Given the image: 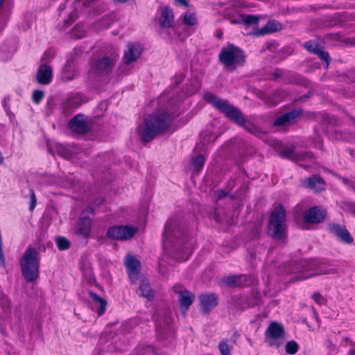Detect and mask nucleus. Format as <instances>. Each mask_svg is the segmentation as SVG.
<instances>
[{
	"mask_svg": "<svg viewBox=\"0 0 355 355\" xmlns=\"http://www.w3.org/2000/svg\"><path fill=\"white\" fill-rule=\"evenodd\" d=\"M137 293L140 296L146 297L149 300H152L154 297L153 291L150 286V284L145 279L141 280Z\"/></svg>",
	"mask_w": 355,
	"mask_h": 355,
	"instance_id": "obj_28",
	"label": "nucleus"
},
{
	"mask_svg": "<svg viewBox=\"0 0 355 355\" xmlns=\"http://www.w3.org/2000/svg\"><path fill=\"white\" fill-rule=\"evenodd\" d=\"M125 264L131 282L132 283L135 282L137 280L139 274V261L136 257L128 254L125 257Z\"/></svg>",
	"mask_w": 355,
	"mask_h": 355,
	"instance_id": "obj_16",
	"label": "nucleus"
},
{
	"mask_svg": "<svg viewBox=\"0 0 355 355\" xmlns=\"http://www.w3.org/2000/svg\"><path fill=\"white\" fill-rule=\"evenodd\" d=\"M284 334V329L282 324L277 322H271L265 332V336L268 344L270 347L277 348L283 343L282 338Z\"/></svg>",
	"mask_w": 355,
	"mask_h": 355,
	"instance_id": "obj_9",
	"label": "nucleus"
},
{
	"mask_svg": "<svg viewBox=\"0 0 355 355\" xmlns=\"http://www.w3.org/2000/svg\"><path fill=\"white\" fill-rule=\"evenodd\" d=\"M205 100L223 113L225 116L245 130L257 137H261L264 132L250 121L245 120L240 110L231 105L227 100L220 98L211 92L204 94Z\"/></svg>",
	"mask_w": 355,
	"mask_h": 355,
	"instance_id": "obj_2",
	"label": "nucleus"
},
{
	"mask_svg": "<svg viewBox=\"0 0 355 355\" xmlns=\"http://www.w3.org/2000/svg\"><path fill=\"white\" fill-rule=\"evenodd\" d=\"M283 71L281 69H276L273 73V79L276 80L282 76Z\"/></svg>",
	"mask_w": 355,
	"mask_h": 355,
	"instance_id": "obj_46",
	"label": "nucleus"
},
{
	"mask_svg": "<svg viewBox=\"0 0 355 355\" xmlns=\"http://www.w3.org/2000/svg\"><path fill=\"white\" fill-rule=\"evenodd\" d=\"M57 247L60 250H65L69 248L70 241L64 237H58L56 239Z\"/></svg>",
	"mask_w": 355,
	"mask_h": 355,
	"instance_id": "obj_34",
	"label": "nucleus"
},
{
	"mask_svg": "<svg viewBox=\"0 0 355 355\" xmlns=\"http://www.w3.org/2000/svg\"><path fill=\"white\" fill-rule=\"evenodd\" d=\"M142 52V48L139 44H129L128 49L124 53V62L125 64H130L136 61Z\"/></svg>",
	"mask_w": 355,
	"mask_h": 355,
	"instance_id": "obj_20",
	"label": "nucleus"
},
{
	"mask_svg": "<svg viewBox=\"0 0 355 355\" xmlns=\"http://www.w3.org/2000/svg\"><path fill=\"white\" fill-rule=\"evenodd\" d=\"M218 58L220 62L230 71H233L237 67L243 65L245 60L243 51L232 44L223 47Z\"/></svg>",
	"mask_w": 355,
	"mask_h": 355,
	"instance_id": "obj_5",
	"label": "nucleus"
},
{
	"mask_svg": "<svg viewBox=\"0 0 355 355\" xmlns=\"http://www.w3.org/2000/svg\"><path fill=\"white\" fill-rule=\"evenodd\" d=\"M304 46L309 52L317 55L322 60L324 61L327 67L329 66L331 60L330 56L318 42L310 40L305 42Z\"/></svg>",
	"mask_w": 355,
	"mask_h": 355,
	"instance_id": "obj_17",
	"label": "nucleus"
},
{
	"mask_svg": "<svg viewBox=\"0 0 355 355\" xmlns=\"http://www.w3.org/2000/svg\"><path fill=\"white\" fill-rule=\"evenodd\" d=\"M137 229L130 225H116L110 227L107 231V236L114 240H128L137 232Z\"/></svg>",
	"mask_w": 355,
	"mask_h": 355,
	"instance_id": "obj_11",
	"label": "nucleus"
},
{
	"mask_svg": "<svg viewBox=\"0 0 355 355\" xmlns=\"http://www.w3.org/2000/svg\"><path fill=\"white\" fill-rule=\"evenodd\" d=\"M295 159L297 161H302V160H306V159H313V155L310 152H302L299 153L296 155H295Z\"/></svg>",
	"mask_w": 355,
	"mask_h": 355,
	"instance_id": "obj_37",
	"label": "nucleus"
},
{
	"mask_svg": "<svg viewBox=\"0 0 355 355\" xmlns=\"http://www.w3.org/2000/svg\"><path fill=\"white\" fill-rule=\"evenodd\" d=\"M348 355H355V349H350L348 352Z\"/></svg>",
	"mask_w": 355,
	"mask_h": 355,
	"instance_id": "obj_55",
	"label": "nucleus"
},
{
	"mask_svg": "<svg viewBox=\"0 0 355 355\" xmlns=\"http://www.w3.org/2000/svg\"><path fill=\"white\" fill-rule=\"evenodd\" d=\"M298 349L299 346L294 340L289 341L286 345V351L289 354H295L298 351Z\"/></svg>",
	"mask_w": 355,
	"mask_h": 355,
	"instance_id": "obj_35",
	"label": "nucleus"
},
{
	"mask_svg": "<svg viewBox=\"0 0 355 355\" xmlns=\"http://www.w3.org/2000/svg\"><path fill=\"white\" fill-rule=\"evenodd\" d=\"M205 162V159L203 155H200L196 156L192 159L191 170L194 173H198L203 168Z\"/></svg>",
	"mask_w": 355,
	"mask_h": 355,
	"instance_id": "obj_31",
	"label": "nucleus"
},
{
	"mask_svg": "<svg viewBox=\"0 0 355 355\" xmlns=\"http://www.w3.org/2000/svg\"><path fill=\"white\" fill-rule=\"evenodd\" d=\"M69 126L73 132L78 134H85L90 129L87 118L82 114L76 115L71 119Z\"/></svg>",
	"mask_w": 355,
	"mask_h": 355,
	"instance_id": "obj_14",
	"label": "nucleus"
},
{
	"mask_svg": "<svg viewBox=\"0 0 355 355\" xmlns=\"http://www.w3.org/2000/svg\"><path fill=\"white\" fill-rule=\"evenodd\" d=\"M312 298L318 304L320 305H321L324 302V297L318 292L313 294Z\"/></svg>",
	"mask_w": 355,
	"mask_h": 355,
	"instance_id": "obj_42",
	"label": "nucleus"
},
{
	"mask_svg": "<svg viewBox=\"0 0 355 355\" xmlns=\"http://www.w3.org/2000/svg\"><path fill=\"white\" fill-rule=\"evenodd\" d=\"M173 290L175 293L178 295H180L181 292H183L184 291L182 289V286L180 284L174 285L173 287Z\"/></svg>",
	"mask_w": 355,
	"mask_h": 355,
	"instance_id": "obj_45",
	"label": "nucleus"
},
{
	"mask_svg": "<svg viewBox=\"0 0 355 355\" xmlns=\"http://www.w3.org/2000/svg\"><path fill=\"white\" fill-rule=\"evenodd\" d=\"M193 300V295L191 292L184 290L178 297V301L181 310L186 313Z\"/></svg>",
	"mask_w": 355,
	"mask_h": 355,
	"instance_id": "obj_27",
	"label": "nucleus"
},
{
	"mask_svg": "<svg viewBox=\"0 0 355 355\" xmlns=\"http://www.w3.org/2000/svg\"><path fill=\"white\" fill-rule=\"evenodd\" d=\"M176 85L182 83L184 80V76L182 74L178 75L175 77Z\"/></svg>",
	"mask_w": 355,
	"mask_h": 355,
	"instance_id": "obj_48",
	"label": "nucleus"
},
{
	"mask_svg": "<svg viewBox=\"0 0 355 355\" xmlns=\"http://www.w3.org/2000/svg\"><path fill=\"white\" fill-rule=\"evenodd\" d=\"M225 196H226V193L223 191H217L216 192V196L217 199H220L223 197H224Z\"/></svg>",
	"mask_w": 355,
	"mask_h": 355,
	"instance_id": "obj_49",
	"label": "nucleus"
},
{
	"mask_svg": "<svg viewBox=\"0 0 355 355\" xmlns=\"http://www.w3.org/2000/svg\"><path fill=\"white\" fill-rule=\"evenodd\" d=\"M44 98V92L41 90H35L33 93L32 99L36 104L40 103Z\"/></svg>",
	"mask_w": 355,
	"mask_h": 355,
	"instance_id": "obj_39",
	"label": "nucleus"
},
{
	"mask_svg": "<svg viewBox=\"0 0 355 355\" xmlns=\"http://www.w3.org/2000/svg\"><path fill=\"white\" fill-rule=\"evenodd\" d=\"M83 102V99L81 94L78 93L71 94L63 101L62 105L64 109L68 110L78 107Z\"/></svg>",
	"mask_w": 355,
	"mask_h": 355,
	"instance_id": "obj_26",
	"label": "nucleus"
},
{
	"mask_svg": "<svg viewBox=\"0 0 355 355\" xmlns=\"http://www.w3.org/2000/svg\"><path fill=\"white\" fill-rule=\"evenodd\" d=\"M175 1H176V2L183 5L185 7L189 6V3L187 0H175Z\"/></svg>",
	"mask_w": 355,
	"mask_h": 355,
	"instance_id": "obj_53",
	"label": "nucleus"
},
{
	"mask_svg": "<svg viewBox=\"0 0 355 355\" xmlns=\"http://www.w3.org/2000/svg\"><path fill=\"white\" fill-rule=\"evenodd\" d=\"M171 324V319L169 314L165 313L162 317H161L159 314L156 315V333L159 339L165 340L173 336Z\"/></svg>",
	"mask_w": 355,
	"mask_h": 355,
	"instance_id": "obj_10",
	"label": "nucleus"
},
{
	"mask_svg": "<svg viewBox=\"0 0 355 355\" xmlns=\"http://www.w3.org/2000/svg\"><path fill=\"white\" fill-rule=\"evenodd\" d=\"M275 96H282V99L284 98V96L286 95V92L283 91V90H277L275 92Z\"/></svg>",
	"mask_w": 355,
	"mask_h": 355,
	"instance_id": "obj_51",
	"label": "nucleus"
},
{
	"mask_svg": "<svg viewBox=\"0 0 355 355\" xmlns=\"http://www.w3.org/2000/svg\"><path fill=\"white\" fill-rule=\"evenodd\" d=\"M0 305L3 309H7L9 307L10 302L6 296L3 293L0 288Z\"/></svg>",
	"mask_w": 355,
	"mask_h": 355,
	"instance_id": "obj_40",
	"label": "nucleus"
},
{
	"mask_svg": "<svg viewBox=\"0 0 355 355\" xmlns=\"http://www.w3.org/2000/svg\"><path fill=\"white\" fill-rule=\"evenodd\" d=\"M76 67L73 60H68L62 74V78L66 81L72 80L76 75Z\"/></svg>",
	"mask_w": 355,
	"mask_h": 355,
	"instance_id": "obj_29",
	"label": "nucleus"
},
{
	"mask_svg": "<svg viewBox=\"0 0 355 355\" xmlns=\"http://www.w3.org/2000/svg\"><path fill=\"white\" fill-rule=\"evenodd\" d=\"M327 216L326 209L321 206H314L304 214V220L306 223L318 224L324 220Z\"/></svg>",
	"mask_w": 355,
	"mask_h": 355,
	"instance_id": "obj_12",
	"label": "nucleus"
},
{
	"mask_svg": "<svg viewBox=\"0 0 355 355\" xmlns=\"http://www.w3.org/2000/svg\"><path fill=\"white\" fill-rule=\"evenodd\" d=\"M76 15L75 14H70L69 16V19L67 20H65V26L67 27L70 26L76 19Z\"/></svg>",
	"mask_w": 355,
	"mask_h": 355,
	"instance_id": "obj_43",
	"label": "nucleus"
},
{
	"mask_svg": "<svg viewBox=\"0 0 355 355\" xmlns=\"http://www.w3.org/2000/svg\"><path fill=\"white\" fill-rule=\"evenodd\" d=\"M304 270L310 272L308 275H300L298 279L303 280L315 276L331 274L335 272V269L325 263L316 260H311L306 262L304 266Z\"/></svg>",
	"mask_w": 355,
	"mask_h": 355,
	"instance_id": "obj_8",
	"label": "nucleus"
},
{
	"mask_svg": "<svg viewBox=\"0 0 355 355\" xmlns=\"http://www.w3.org/2000/svg\"><path fill=\"white\" fill-rule=\"evenodd\" d=\"M183 22L184 24L193 26L197 24V18L194 13L187 12L184 15Z\"/></svg>",
	"mask_w": 355,
	"mask_h": 355,
	"instance_id": "obj_33",
	"label": "nucleus"
},
{
	"mask_svg": "<svg viewBox=\"0 0 355 355\" xmlns=\"http://www.w3.org/2000/svg\"><path fill=\"white\" fill-rule=\"evenodd\" d=\"M173 13L171 9L168 7L162 8L159 19V26L162 28H170L173 25Z\"/></svg>",
	"mask_w": 355,
	"mask_h": 355,
	"instance_id": "obj_25",
	"label": "nucleus"
},
{
	"mask_svg": "<svg viewBox=\"0 0 355 355\" xmlns=\"http://www.w3.org/2000/svg\"><path fill=\"white\" fill-rule=\"evenodd\" d=\"M218 349L222 355H231L230 347L225 341H221L219 343Z\"/></svg>",
	"mask_w": 355,
	"mask_h": 355,
	"instance_id": "obj_38",
	"label": "nucleus"
},
{
	"mask_svg": "<svg viewBox=\"0 0 355 355\" xmlns=\"http://www.w3.org/2000/svg\"><path fill=\"white\" fill-rule=\"evenodd\" d=\"M37 204V198L35 192L33 189L30 190V206L29 209L33 211Z\"/></svg>",
	"mask_w": 355,
	"mask_h": 355,
	"instance_id": "obj_41",
	"label": "nucleus"
},
{
	"mask_svg": "<svg viewBox=\"0 0 355 355\" xmlns=\"http://www.w3.org/2000/svg\"><path fill=\"white\" fill-rule=\"evenodd\" d=\"M284 154L286 157H291L294 155V153L292 150L288 149L284 151Z\"/></svg>",
	"mask_w": 355,
	"mask_h": 355,
	"instance_id": "obj_50",
	"label": "nucleus"
},
{
	"mask_svg": "<svg viewBox=\"0 0 355 355\" xmlns=\"http://www.w3.org/2000/svg\"><path fill=\"white\" fill-rule=\"evenodd\" d=\"M21 271L27 282L35 280L39 275L40 257L37 250L28 246L21 260Z\"/></svg>",
	"mask_w": 355,
	"mask_h": 355,
	"instance_id": "obj_4",
	"label": "nucleus"
},
{
	"mask_svg": "<svg viewBox=\"0 0 355 355\" xmlns=\"http://www.w3.org/2000/svg\"><path fill=\"white\" fill-rule=\"evenodd\" d=\"M221 283L227 286H243L248 285V280L245 275H231L221 279Z\"/></svg>",
	"mask_w": 355,
	"mask_h": 355,
	"instance_id": "obj_21",
	"label": "nucleus"
},
{
	"mask_svg": "<svg viewBox=\"0 0 355 355\" xmlns=\"http://www.w3.org/2000/svg\"><path fill=\"white\" fill-rule=\"evenodd\" d=\"M282 29V24L276 21L271 20L266 23L264 27L260 31L261 35L275 33Z\"/></svg>",
	"mask_w": 355,
	"mask_h": 355,
	"instance_id": "obj_30",
	"label": "nucleus"
},
{
	"mask_svg": "<svg viewBox=\"0 0 355 355\" xmlns=\"http://www.w3.org/2000/svg\"><path fill=\"white\" fill-rule=\"evenodd\" d=\"M140 349H142L144 350V352L141 353L139 355H144V354H146L148 352H153V349L151 348V347L150 346H148V347H138L137 348V350L139 352Z\"/></svg>",
	"mask_w": 355,
	"mask_h": 355,
	"instance_id": "obj_44",
	"label": "nucleus"
},
{
	"mask_svg": "<svg viewBox=\"0 0 355 355\" xmlns=\"http://www.w3.org/2000/svg\"><path fill=\"white\" fill-rule=\"evenodd\" d=\"M243 22L245 25H257L259 22L258 17L252 15H248L243 17Z\"/></svg>",
	"mask_w": 355,
	"mask_h": 355,
	"instance_id": "obj_36",
	"label": "nucleus"
},
{
	"mask_svg": "<svg viewBox=\"0 0 355 355\" xmlns=\"http://www.w3.org/2000/svg\"><path fill=\"white\" fill-rule=\"evenodd\" d=\"M52 78V69L49 65H41L37 71V82L42 85L50 83Z\"/></svg>",
	"mask_w": 355,
	"mask_h": 355,
	"instance_id": "obj_24",
	"label": "nucleus"
},
{
	"mask_svg": "<svg viewBox=\"0 0 355 355\" xmlns=\"http://www.w3.org/2000/svg\"><path fill=\"white\" fill-rule=\"evenodd\" d=\"M286 211L282 205H278L271 213L268 234L273 238L282 239L286 230Z\"/></svg>",
	"mask_w": 355,
	"mask_h": 355,
	"instance_id": "obj_6",
	"label": "nucleus"
},
{
	"mask_svg": "<svg viewBox=\"0 0 355 355\" xmlns=\"http://www.w3.org/2000/svg\"><path fill=\"white\" fill-rule=\"evenodd\" d=\"M217 138V135L214 134L211 131L206 130L201 132L200 139L202 144H208L215 141Z\"/></svg>",
	"mask_w": 355,
	"mask_h": 355,
	"instance_id": "obj_32",
	"label": "nucleus"
},
{
	"mask_svg": "<svg viewBox=\"0 0 355 355\" xmlns=\"http://www.w3.org/2000/svg\"><path fill=\"white\" fill-rule=\"evenodd\" d=\"M94 215V211L92 207H88L81 213L75 230L77 235L85 239L89 236Z\"/></svg>",
	"mask_w": 355,
	"mask_h": 355,
	"instance_id": "obj_7",
	"label": "nucleus"
},
{
	"mask_svg": "<svg viewBox=\"0 0 355 355\" xmlns=\"http://www.w3.org/2000/svg\"><path fill=\"white\" fill-rule=\"evenodd\" d=\"M175 116L177 115L165 111L150 114L144 119V123L138 126V135L144 141L149 142L157 135L168 130Z\"/></svg>",
	"mask_w": 355,
	"mask_h": 355,
	"instance_id": "obj_3",
	"label": "nucleus"
},
{
	"mask_svg": "<svg viewBox=\"0 0 355 355\" xmlns=\"http://www.w3.org/2000/svg\"><path fill=\"white\" fill-rule=\"evenodd\" d=\"M187 235V230L180 220L169 219L164 227L162 235L163 248L165 251L176 248L178 251L174 258L180 261H187L191 254V243Z\"/></svg>",
	"mask_w": 355,
	"mask_h": 355,
	"instance_id": "obj_1",
	"label": "nucleus"
},
{
	"mask_svg": "<svg viewBox=\"0 0 355 355\" xmlns=\"http://www.w3.org/2000/svg\"><path fill=\"white\" fill-rule=\"evenodd\" d=\"M202 311L208 313L218 304V297L214 293H203L199 296Z\"/></svg>",
	"mask_w": 355,
	"mask_h": 355,
	"instance_id": "obj_18",
	"label": "nucleus"
},
{
	"mask_svg": "<svg viewBox=\"0 0 355 355\" xmlns=\"http://www.w3.org/2000/svg\"><path fill=\"white\" fill-rule=\"evenodd\" d=\"M302 110L300 109L294 110L291 112L285 113L275 119L273 125L275 126L286 125L293 123L297 117L302 115Z\"/></svg>",
	"mask_w": 355,
	"mask_h": 355,
	"instance_id": "obj_19",
	"label": "nucleus"
},
{
	"mask_svg": "<svg viewBox=\"0 0 355 355\" xmlns=\"http://www.w3.org/2000/svg\"><path fill=\"white\" fill-rule=\"evenodd\" d=\"M115 61L114 58L103 57L99 58L93 64L94 71L96 74L109 73L112 69Z\"/></svg>",
	"mask_w": 355,
	"mask_h": 355,
	"instance_id": "obj_15",
	"label": "nucleus"
},
{
	"mask_svg": "<svg viewBox=\"0 0 355 355\" xmlns=\"http://www.w3.org/2000/svg\"><path fill=\"white\" fill-rule=\"evenodd\" d=\"M302 184L304 187L316 192L322 191L324 189V181L322 178L317 175H313L304 180Z\"/></svg>",
	"mask_w": 355,
	"mask_h": 355,
	"instance_id": "obj_23",
	"label": "nucleus"
},
{
	"mask_svg": "<svg viewBox=\"0 0 355 355\" xmlns=\"http://www.w3.org/2000/svg\"><path fill=\"white\" fill-rule=\"evenodd\" d=\"M3 157L1 155V153L0 152V164L3 162Z\"/></svg>",
	"mask_w": 355,
	"mask_h": 355,
	"instance_id": "obj_56",
	"label": "nucleus"
},
{
	"mask_svg": "<svg viewBox=\"0 0 355 355\" xmlns=\"http://www.w3.org/2000/svg\"><path fill=\"white\" fill-rule=\"evenodd\" d=\"M349 211L353 213L354 214H355V203H350L349 205Z\"/></svg>",
	"mask_w": 355,
	"mask_h": 355,
	"instance_id": "obj_54",
	"label": "nucleus"
},
{
	"mask_svg": "<svg viewBox=\"0 0 355 355\" xmlns=\"http://www.w3.org/2000/svg\"><path fill=\"white\" fill-rule=\"evenodd\" d=\"M329 231L345 243L351 244L354 241V239L344 225L334 223H329Z\"/></svg>",
	"mask_w": 355,
	"mask_h": 355,
	"instance_id": "obj_13",
	"label": "nucleus"
},
{
	"mask_svg": "<svg viewBox=\"0 0 355 355\" xmlns=\"http://www.w3.org/2000/svg\"><path fill=\"white\" fill-rule=\"evenodd\" d=\"M198 90V83H196V84L194 85V87H193V88L192 89L187 91V94L188 96L193 95V94H195Z\"/></svg>",
	"mask_w": 355,
	"mask_h": 355,
	"instance_id": "obj_47",
	"label": "nucleus"
},
{
	"mask_svg": "<svg viewBox=\"0 0 355 355\" xmlns=\"http://www.w3.org/2000/svg\"><path fill=\"white\" fill-rule=\"evenodd\" d=\"M89 295L92 303V309H94L98 315H102L106 309V300L92 291L89 292Z\"/></svg>",
	"mask_w": 355,
	"mask_h": 355,
	"instance_id": "obj_22",
	"label": "nucleus"
},
{
	"mask_svg": "<svg viewBox=\"0 0 355 355\" xmlns=\"http://www.w3.org/2000/svg\"><path fill=\"white\" fill-rule=\"evenodd\" d=\"M241 6H242V7H248V5H247V4H245V3H242L241 4Z\"/></svg>",
	"mask_w": 355,
	"mask_h": 355,
	"instance_id": "obj_57",
	"label": "nucleus"
},
{
	"mask_svg": "<svg viewBox=\"0 0 355 355\" xmlns=\"http://www.w3.org/2000/svg\"><path fill=\"white\" fill-rule=\"evenodd\" d=\"M223 31L220 29L217 30L216 31V33H215V35L216 37H218V39H221L222 37H223Z\"/></svg>",
	"mask_w": 355,
	"mask_h": 355,
	"instance_id": "obj_52",
	"label": "nucleus"
}]
</instances>
